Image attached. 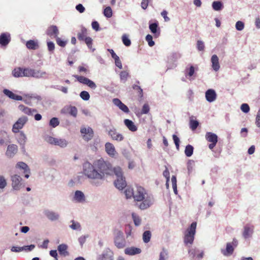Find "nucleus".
Returning <instances> with one entry per match:
<instances>
[{
	"label": "nucleus",
	"instance_id": "nucleus-1",
	"mask_svg": "<svg viewBox=\"0 0 260 260\" xmlns=\"http://www.w3.org/2000/svg\"><path fill=\"white\" fill-rule=\"evenodd\" d=\"M112 165L103 158L95 161L93 164L87 161L83 165V173L89 179L103 180L105 174L110 175Z\"/></svg>",
	"mask_w": 260,
	"mask_h": 260
},
{
	"label": "nucleus",
	"instance_id": "nucleus-2",
	"mask_svg": "<svg viewBox=\"0 0 260 260\" xmlns=\"http://www.w3.org/2000/svg\"><path fill=\"white\" fill-rule=\"evenodd\" d=\"M197 223L193 222L184 233V243L189 248L188 250V256L190 260H201L204 256L203 250L196 247L190 248L192 244L196 232Z\"/></svg>",
	"mask_w": 260,
	"mask_h": 260
},
{
	"label": "nucleus",
	"instance_id": "nucleus-3",
	"mask_svg": "<svg viewBox=\"0 0 260 260\" xmlns=\"http://www.w3.org/2000/svg\"><path fill=\"white\" fill-rule=\"evenodd\" d=\"M134 199L135 201L140 202L137 203L136 205L142 210L149 208L154 202L153 195L148 193L145 189L141 186L137 187L134 192Z\"/></svg>",
	"mask_w": 260,
	"mask_h": 260
},
{
	"label": "nucleus",
	"instance_id": "nucleus-4",
	"mask_svg": "<svg viewBox=\"0 0 260 260\" xmlns=\"http://www.w3.org/2000/svg\"><path fill=\"white\" fill-rule=\"evenodd\" d=\"M115 246L118 249H122L126 245V242L123 233L120 231H117L114 239Z\"/></svg>",
	"mask_w": 260,
	"mask_h": 260
},
{
	"label": "nucleus",
	"instance_id": "nucleus-5",
	"mask_svg": "<svg viewBox=\"0 0 260 260\" xmlns=\"http://www.w3.org/2000/svg\"><path fill=\"white\" fill-rule=\"evenodd\" d=\"M73 77L80 83L86 85L92 89H95L96 88L95 83L85 77L77 75H73Z\"/></svg>",
	"mask_w": 260,
	"mask_h": 260
},
{
	"label": "nucleus",
	"instance_id": "nucleus-6",
	"mask_svg": "<svg viewBox=\"0 0 260 260\" xmlns=\"http://www.w3.org/2000/svg\"><path fill=\"white\" fill-rule=\"evenodd\" d=\"M27 121L28 118L26 116H23L20 117L13 125V132L14 133L19 132V129L23 128V126Z\"/></svg>",
	"mask_w": 260,
	"mask_h": 260
},
{
	"label": "nucleus",
	"instance_id": "nucleus-7",
	"mask_svg": "<svg viewBox=\"0 0 260 260\" xmlns=\"http://www.w3.org/2000/svg\"><path fill=\"white\" fill-rule=\"evenodd\" d=\"M107 131L108 132V135L113 140L120 142L124 139V137L123 135L120 133H117L116 129L114 127H112L109 129H107Z\"/></svg>",
	"mask_w": 260,
	"mask_h": 260
},
{
	"label": "nucleus",
	"instance_id": "nucleus-8",
	"mask_svg": "<svg viewBox=\"0 0 260 260\" xmlns=\"http://www.w3.org/2000/svg\"><path fill=\"white\" fill-rule=\"evenodd\" d=\"M96 260H113V253L109 248H106L97 256Z\"/></svg>",
	"mask_w": 260,
	"mask_h": 260
},
{
	"label": "nucleus",
	"instance_id": "nucleus-9",
	"mask_svg": "<svg viewBox=\"0 0 260 260\" xmlns=\"http://www.w3.org/2000/svg\"><path fill=\"white\" fill-rule=\"evenodd\" d=\"M80 132L82 134H83V138L86 141H89L93 137V129L90 127H81L80 129Z\"/></svg>",
	"mask_w": 260,
	"mask_h": 260
},
{
	"label": "nucleus",
	"instance_id": "nucleus-10",
	"mask_svg": "<svg viewBox=\"0 0 260 260\" xmlns=\"http://www.w3.org/2000/svg\"><path fill=\"white\" fill-rule=\"evenodd\" d=\"M105 151L111 157L115 158L117 156V153L115 150L114 145L110 142H107L105 145Z\"/></svg>",
	"mask_w": 260,
	"mask_h": 260
},
{
	"label": "nucleus",
	"instance_id": "nucleus-11",
	"mask_svg": "<svg viewBox=\"0 0 260 260\" xmlns=\"http://www.w3.org/2000/svg\"><path fill=\"white\" fill-rule=\"evenodd\" d=\"M46 33L51 38H56L59 34V31L56 25H52L48 27Z\"/></svg>",
	"mask_w": 260,
	"mask_h": 260
},
{
	"label": "nucleus",
	"instance_id": "nucleus-12",
	"mask_svg": "<svg viewBox=\"0 0 260 260\" xmlns=\"http://www.w3.org/2000/svg\"><path fill=\"white\" fill-rule=\"evenodd\" d=\"M12 186L14 189L19 190L21 185L22 178L18 175H14L11 177Z\"/></svg>",
	"mask_w": 260,
	"mask_h": 260
},
{
	"label": "nucleus",
	"instance_id": "nucleus-13",
	"mask_svg": "<svg viewBox=\"0 0 260 260\" xmlns=\"http://www.w3.org/2000/svg\"><path fill=\"white\" fill-rule=\"evenodd\" d=\"M11 41V36L9 32H3L0 35V45L6 47Z\"/></svg>",
	"mask_w": 260,
	"mask_h": 260
},
{
	"label": "nucleus",
	"instance_id": "nucleus-14",
	"mask_svg": "<svg viewBox=\"0 0 260 260\" xmlns=\"http://www.w3.org/2000/svg\"><path fill=\"white\" fill-rule=\"evenodd\" d=\"M206 100L209 103L215 101L217 98V94L215 90L209 89L205 92Z\"/></svg>",
	"mask_w": 260,
	"mask_h": 260
},
{
	"label": "nucleus",
	"instance_id": "nucleus-15",
	"mask_svg": "<svg viewBox=\"0 0 260 260\" xmlns=\"http://www.w3.org/2000/svg\"><path fill=\"white\" fill-rule=\"evenodd\" d=\"M45 215L51 221H55L59 219V215L58 213L53 211L46 210L44 211Z\"/></svg>",
	"mask_w": 260,
	"mask_h": 260
},
{
	"label": "nucleus",
	"instance_id": "nucleus-16",
	"mask_svg": "<svg viewBox=\"0 0 260 260\" xmlns=\"http://www.w3.org/2000/svg\"><path fill=\"white\" fill-rule=\"evenodd\" d=\"M181 55L180 53L178 52H174L172 53L168 57V62L170 63H172V65L169 67L168 69H172L176 66V64L174 63V62H176L178 59L181 57Z\"/></svg>",
	"mask_w": 260,
	"mask_h": 260
},
{
	"label": "nucleus",
	"instance_id": "nucleus-17",
	"mask_svg": "<svg viewBox=\"0 0 260 260\" xmlns=\"http://www.w3.org/2000/svg\"><path fill=\"white\" fill-rule=\"evenodd\" d=\"M235 248L231 243L228 242L226 244L225 249H221V253L225 256H231L234 252Z\"/></svg>",
	"mask_w": 260,
	"mask_h": 260
},
{
	"label": "nucleus",
	"instance_id": "nucleus-18",
	"mask_svg": "<svg viewBox=\"0 0 260 260\" xmlns=\"http://www.w3.org/2000/svg\"><path fill=\"white\" fill-rule=\"evenodd\" d=\"M73 201L77 203H83L85 201V197L83 192L80 190H76L73 197Z\"/></svg>",
	"mask_w": 260,
	"mask_h": 260
},
{
	"label": "nucleus",
	"instance_id": "nucleus-19",
	"mask_svg": "<svg viewBox=\"0 0 260 260\" xmlns=\"http://www.w3.org/2000/svg\"><path fill=\"white\" fill-rule=\"evenodd\" d=\"M253 233V226L246 225L244 227V231L243 232V237L244 239H247L251 237Z\"/></svg>",
	"mask_w": 260,
	"mask_h": 260
},
{
	"label": "nucleus",
	"instance_id": "nucleus-20",
	"mask_svg": "<svg viewBox=\"0 0 260 260\" xmlns=\"http://www.w3.org/2000/svg\"><path fill=\"white\" fill-rule=\"evenodd\" d=\"M3 93L11 99L16 101L22 100V97L21 96L14 94L12 91L9 89H4L3 90Z\"/></svg>",
	"mask_w": 260,
	"mask_h": 260
},
{
	"label": "nucleus",
	"instance_id": "nucleus-21",
	"mask_svg": "<svg viewBox=\"0 0 260 260\" xmlns=\"http://www.w3.org/2000/svg\"><path fill=\"white\" fill-rule=\"evenodd\" d=\"M141 252V250L140 248L135 247H128L125 248L124 250L125 254L128 255H134L139 254Z\"/></svg>",
	"mask_w": 260,
	"mask_h": 260
},
{
	"label": "nucleus",
	"instance_id": "nucleus-22",
	"mask_svg": "<svg viewBox=\"0 0 260 260\" xmlns=\"http://www.w3.org/2000/svg\"><path fill=\"white\" fill-rule=\"evenodd\" d=\"M114 184L116 188L119 190H122L126 186V182L124 177L117 179L114 181Z\"/></svg>",
	"mask_w": 260,
	"mask_h": 260
},
{
	"label": "nucleus",
	"instance_id": "nucleus-23",
	"mask_svg": "<svg viewBox=\"0 0 260 260\" xmlns=\"http://www.w3.org/2000/svg\"><path fill=\"white\" fill-rule=\"evenodd\" d=\"M17 152V146L14 144L9 145L8 146L6 154L8 157H11Z\"/></svg>",
	"mask_w": 260,
	"mask_h": 260
},
{
	"label": "nucleus",
	"instance_id": "nucleus-24",
	"mask_svg": "<svg viewBox=\"0 0 260 260\" xmlns=\"http://www.w3.org/2000/svg\"><path fill=\"white\" fill-rule=\"evenodd\" d=\"M17 139L18 143H19L21 147V148L22 149H24L27 138L23 132H19V134L18 136Z\"/></svg>",
	"mask_w": 260,
	"mask_h": 260
},
{
	"label": "nucleus",
	"instance_id": "nucleus-25",
	"mask_svg": "<svg viewBox=\"0 0 260 260\" xmlns=\"http://www.w3.org/2000/svg\"><path fill=\"white\" fill-rule=\"evenodd\" d=\"M211 61L213 69L215 71H218L220 68V65L219 63V58L218 56L215 54L213 55L211 58Z\"/></svg>",
	"mask_w": 260,
	"mask_h": 260
},
{
	"label": "nucleus",
	"instance_id": "nucleus-26",
	"mask_svg": "<svg viewBox=\"0 0 260 260\" xmlns=\"http://www.w3.org/2000/svg\"><path fill=\"white\" fill-rule=\"evenodd\" d=\"M18 108L20 111L28 115H32L34 113L37 112V110L28 108L23 105H20Z\"/></svg>",
	"mask_w": 260,
	"mask_h": 260
},
{
	"label": "nucleus",
	"instance_id": "nucleus-27",
	"mask_svg": "<svg viewBox=\"0 0 260 260\" xmlns=\"http://www.w3.org/2000/svg\"><path fill=\"white\" fill-rule=\"evenodd\" d=\"M206 140L211 143L217 142L218 137L217 136L213 133L207 132L205 136Z\"/></svg>",
	"mask_w": 260,
	"mask_h": 260
},
{
	"label": "nucleus",
	"instance_id": "nucleus-28",
	"mask_svg": "<svg viewBox=\"0 0 260 260\" xmlns=\"http://www.w3.org/2000/svg\"><path fill=\"white\" fill-rule=\"evenodd\" d=\"M68 246L64 244H61L58 246L57 249L60 255L64 256H67L69 254V252L67 251Z\"/></svg>",
	"mask_w": 260,
	"mask_h": 260
},
{
	"label": "nucleus",
	"instance_id": "nucleus-29",
	"mask_svg": "<svg viewBox=\"0 0 260 260\" xmlns=\"http://www.w3.org/2000/svg\"><path fill=\"white\" fill-rule=\"evenodd\" d=\"M26 46L28 49L36 50L39 48L38 41L34 40H29L26 43Z\"/></svg>",
	"mask_w": 260,
	"mask_h": 260
},
{
	"label": "nucleus",
	"instance_id": "nucleus-30",
	"mask_svg": "<svg viewBox=\"0 0 260 260\" xmlns=\"http://www.w3.org/2000/svg\"><path fill=\"white\" fill-rule=\"evenodd\" d=\"M87 29L85 27H82L81 28L80 31L77 34V38L79 41H83L88 37H87Z\"/></svg>",
	"mask_w": 260,
	"mask_h": 260
},
{
	"label": "nucleus",
	"instance_id": "nucleus-31",
	"mask_svg": "<svg viewBox=\"0 0 260 260\" xmlns=\"http://www.w3.org/2000/svg\"><path fill=\"white\" fill-rule=\"evenodd\" d=\"M124 124L132 132H136L137 130V126L131 120L126 119L124 120Z\"/></svg>",
	"mask_w": 260,
	"mask_h": 260
},
{
	"label": "nucleus",
	"instance_id": "nucleus-32",
	"mask_svg": "<svg viewBox=\"0 0 260 260\" xmlns=\"http://www.w3.org/2000/svg\"><path fill=\"white\" fill-rule=\"evenodd\" d=\"M46 75H47V73L45 71L34 69L32 77L37 79L47 78V77H45Z\"/></svg>",
	"mask_w": 260,
	"mask_h": 260
},
{
	"label": "nucleus",
	"instance_id": "nucleus-33",
	"mask_svg": "<svg viewBox=\"0 0 260 260\" xmlns=\"http://www.w3.org/2000/svg\"><path fill=\"white\" fill-rule=\"evenodd\" d=\"M12 75L16 78L23 77V68H15L12 72Z\"/></svg>",
	"mask_w": 260,
	"mask_h": 260
},
{
	"label": "nucleus",
	"instance_id": "nucleus-34",
	"mask_svg": "<svg viewBox=\"0 0 260 260\" xmlns=\"http://www.w3.org/2000/svg\"><path fill=\"white\" fill-rule=\"evenodd\" d=\"M212 7L214 10L219 11L223 8V5L220 1H214L212 4Z\"/></svg>",
	"mask_w": 260,
	"mask_h": 260
},
{
	"label": "nucleus",
	"instance_id": "nucleus-35",
	"mask_svg": "<svg viewBox=\"0 0 260 260\" xmlns=\"http://www.w3.org/2000/svg\"><path fill=\"white\" fill-rule=\"evenodd\" d=\"M149 28L151 31V32L154 34H156L157 32V30L158 29V23L157 21L153 23H150Z\"/></svg>",
	"mask_w": 260,
	"mask_h": 260
},
{
	"label": "nucleus",
	"instance_id": "nucleus-36",
	"mask_svg": "<svg viewBox=\"0 0 260 260\" xmlns=\"http://www.w3.org/2000/svg\"><path fill=\"white\" fill-rule=\"evenodd\" d=\"M16 167L24 170V173H30V169L28 166L23 162H18L16 165Z\"/></svg>",
	"mask_w": 260,
	"mask_h": 260
},
{
	"label": "nucleus",
	"instance_id": "nucleus-37",
	"mask_svg": "<svg viewBox=\"0 0 260 260\" xmlns=\"http://www.w3.org/2000/svg\"><path fill=\"white\" fill-rule=\"evenodd\" d=\"M68 145L67 141L64 139H56L54 145L59 146L60 147L64 148Z\"/></svg>",
	"mask_w": 260,
	"mask_h": 260
},
{
	"label": "nucleus",
	"instance_id": "nucleus-38",
	"mask_svg": "<svg viewBox=\"0 0 260 260\" xmlns=\"http://www.w3.org/2000/svg\"><path fill=\"white\" fill-rule=\"evenodd\" d=\"M113 172L116 176L117 179L124 177L122 175V170L120 167H115L113 169L112 168V172H111V173H112Z\"/></svg>",
	"mask_w": 260,
	"mask_h": 260
},
{
	"label": "nucleus",
	"instance_id": "nucleus-39",
	"mask_svg": "<svg viewBox=\"0 0 260 260\" xmlns=\"http://www.w3.org/2000/svg\"><path fill=\"white\" fill-rule=\"evenodd\" d=\"M72 224L70 225L69 227L73 230L80 231L81 230V225L79 222L76 221L74 220L71 221Z\"/></svg>",
	"mask_w": 260,
	"mask_h": 260
},
{
	"label": "nucleus",
	"instance_id": "nucleus-40",
	"mask_svg": "<svg viewBox=\"0 0 260 260\" xmlns=\"http://www.w3.org/2000/svg\"><path fill=\"white\" fill-rule=\"evenodd\" d=\"M193 147L191 145H187L185 147L184 153L187 157H190L193 152Z\"/></svg>",
	"mask_w": 260,
	"mask_h": 260
},
{
	"label": "nucleus",
	"instance_id": "nucleus-41",
	"mask_svg": "<svg viewBox=\"0 0 260 260\" xmlns=\"http://www.w3.org/2000/svg\"><path fill=\"white\" fill-rule=\"evenodd\" d=\"M83 41L85 43L88 48L91 50L92 52H94L95 51V48L92 47L93 40L91 38L88 37Z\"/></svg>",
	"mask_w": 260,
	"mask_h": 260
},
{
	"label": "nucleus",
	"instance_id": "nucleus-42",
	"mask_svg": "<svg viewBox=\"0 0 260 260\" xmlns=\"http://www.w3.org/2000/svg\"><path fill=\"white\" fill-rule=\"evenodd\" d=\"M151 237V233L150 231H146L143 234V240L144 243H148L150 241Z\"/></svg>",
	"mask_w": 260,
	"mask_h": 260
},
{
	"label": "nucleus",
	"instance_id": "nucleus-43",
	"mask_svg": "<svg viewBox=\"0 0 260 260\" xmlns=\"http://www.w3.org/2000/svg\"><path fill=\"white\" fill-rule=\"evenodd\" d=\"M34 69L30 68L23 69V77H32Z\"/></svg>",
	"mask_w": 260,
	"mask_h": 260
},
{
	"label": "nucleus",
	"instance_id": "nucleus-44",
	"mask_svg": "<svg viewBox=\"0 0 260 260\" xmlns=\"http://www.w3.org/2000/svg\"><path fill=\"white\" fill-rule=\"evenodd\" d=\"M132 216L135 225L137 226L140 225L141 223V219L139 216L134 213H132Z\"/></svg>",
	"mask_w": 260,
	"mask_h": 260
},
{
	"label": "nucleus",
	"instance_id": "nucleus-45",
	"mask_svg": "<svg viewBox=\"0 0 260 260\" xmlns=\"http://www.w3.org/2000/svg\"><path fill=\"white\" fill-rule=\"evenodd\" d=\"M192 117L193 116H191L190 118L189 125L190 128L193 131L197 129L199 125V122L197 120H193Z\"/></svg>",
	"mask_w": 260,
	"mask_h": 260
},
{
	"label": "nucleus",
	"instance_id": "nucleus-46",
	"mask_svg": "<svg viewBox=\"0 0 260 260\" xmlns=\"http://www.w3.org/2000/svg\"><path fill=\"white\" fill-rule=\"evenodd\" d=\"M134 192L135 191H134L133 188L130 187L127 188L124 191L126 198L127 199L131 198L132 197L134 198Z\"/></svg>",
	"mask_w": 260,
	"mask_h": 260
},
{
	"label": "nucleus",
	"instance_id": "nucleus-47",
	"mask_svg": "<svg viewBox=\"0 0 260 260\" xmlns=\"http://www.w3.org/2000/svg\"><path fill=\"white\" fill-rule=\"evenodd\" d=\"M59 124V121L56 117H53L50 120L49 125L51 127L55 128Z\"/></svg>",
	"mask_w": 260,
	"mask_h": 260
},
{
	"label": "nucleus",
	"instance_id": "nucleus-48",
	"mask_svg": "<svg viewBox=\"0 0 260 260\" xmlns=\"http://www.w3.org/2000/svg\"><path fill=\"white\" fill-rule=\"evenodd\" d=\"M104 15L107 18H110L112 16V10L110 7H107L104 10Z\"/></svg>",
	"mask_w": 260,
	"mask_h": 260
},
{
	"label": "nucleus",
	"instance_id": "nucleus-49",
	"mask_svg": "<svg viewBox=\"0 0 260 260\" xmlns=\"http://www.w3.org/2000/svg\"><path fill=\"white\" fill-rule=\"evenodd\" d=\"M132 87L133 89L137 91L138 95L140 98H142L143 96V89L140 86L138 85L134 84L133 85Z\"/></svg>",
	"mask_w": 260,
	"mask_h": 260
},
{
	"label": "nucleus",
	"instance_id": "nucleus-50",
	"mask_svg": "<svg viewBox=\"0 0 260 260\" xmlns=\"http://www.w3.org/2000/svg\"><path fill=\"white\" fill-rule=\"evenodd\" d=\"M168 252L167 250L163 249L159 254V260H167Z\"/></svg>",
	"mask_w": 260,
	"mask_h": 260
},
{
	"label": "nucleus",
	"instance_id": "nucleus-51",
	"mask_svg": "<svg viewBox=\"0 0 260 260\" xmlns=\"http://www.w3.org/2000/svg\"><path fill=\"white\" fill-rule=\"evenodd\" d=\"M122 41L123 44L126 47H128L131 45V41L126 35H123L122 36Z\"/></svg>",
	"mask_w": 260,
	"mask_h": 260
},
{
	"label": "nucleus",
	"instance_id": "nucleus-52",
	"mask_svg": "<svg viewBox=\"0 0 260 260\" xmlns=\"http://www.w3.org/2000/svg\"><path fill=\"white\" fill-rule=\"evenodd\" d=\"M81 98L84 101H88L90 98L89 93L86 91H82L80 93Z\"/></svg>",
	"mask_w": 260,
	"mask_h": 260
},
{
	"label": "nucleus",
	"instance_id": "nucleus-53",
	"mask_svg": "<svg viewBox=\"0 0 260 260\" xmlns=\"http://www.w3.org/2000/svg\"><path fill=\"white\" fill-rule=\"evenodd\" d=\"M56 139L50 136H46L44 138L45 141L51 145H55Z\"/></svg>",
	"mask_w": 260,
	"mask_h": 260
},
{
	"label": "nucleus",
	"instance_id": "nucleus-54",
	"mask_svg": "<svg viewBox=\"0 0 260 260\" xmlns=\"http://www.w3.org/2000/svg\"><path fill=\"white\" fill-rule=\"evenodd\" d=\"M128 76V73L126 71H121L120 73V80L123 83L125 82Z\"/></svg>",
	"mask_w": 260,
	"mask_h": 260
},
{
	"label": "nucleus",
	"instance_id": "nucleus-55",
	"mask_svg": "<svg viewBox=\"0 0 260 260\" xmlns=\"http://www.w3.org/2000/svg\"><path fill=\"white\" fill-rule=\"evenodd\" d=\"M194 73V68L193 66H191L189 69H186L185 70V76L191 77Z\"/></svg>",
	"mask_w": 260,
	"mask_h": 260
},
{
	"label": "nucleus",
	"instance_id": "nucleus-56",
	"mask_svg": "<svg viewBox=\"0 0 260 260\" xmlns=\"http://www.w3.org/2000/svg\"><path fill=\"white\" fill-rule=\"evenodd\" d=\"M70 109L69 113L71 115L73 116L74 117H76L77 115L78 110L76 107L70 106L69 107Z\"/></svg>",
	"mask_w": 260,
	"mask_h": 260
},
{
	"label": "nucleus",
	"instance_id": "nucleus-57",
	"mask_svg": "<svg viewBox=\"0 0 260 260\" xmlns=\"http://www.w3.org/2000/svg\"><path fill=\"white\" fill-rule=\"evenodd\" d=\"M146 41L148 42V45L150 47H152L154 45L155 43L153 41L152 36L150 35H147L146 36Z\"/></svg>",
	"mask_w": 260,
	"mask_h": 260
},
{
	"label": "nucleus",
	"instance_id": "nucleus-58",
	"mask_svg": "<svg viewBox=\"0 0 260 260\" xmlns=\"http://www.w3.org/2000/svg\"><path fill=\"white\" fill-rule=\"evenodd\" d=\"M235 27L237 30L241 31L244 28V23L241 21H238L236 23Z\"/></svg>",
	"mask_w": 260,
	"mask_h": 260
},
{
	"label": "nucleus",
	"instance_id": "nucleus-59",
	"mask_svg": "<svg viewBox=\"0 0 260 260\" xmlns=\"http://www.w3.org/2000/svg\"><path fill=\"white\" fill-rule=\"evenodd\" d=\"M197 47L199 51H204L205 48L204 43L201 40H198L197 43Z\"/></svg>",
	"mask_w": 260,
	"mask_h": 260
},
{
	"label": "nucleus",
	"instance_id": "nucleus-60",
	"mask_svg": "<svg viewBox=\"0 0 260 260\" xmlns=\"http://www.w3.org/2000/svg\"><path fill=\"white\" fill-rule=\"evenodd\" d=\"M173 140L174 141V142L175 144V146L176 147V148L177 150H179V143H180V139L179 138L176 136V135H173L172 136Z\"/></svg>",
	"mask_w": 260,
	"mask_h": 260
},
{
	"label": "nucleus",
	"instance_id": "nucleus-61",
	"mask_svg": "<svg viewBox=\"0 0 260 260\" xmlns=\"http://www.w3.org/2000/svg\"><path fill=\"white\" fill-rule=\"evenodd\" d=\"M150 110V108L147 104H145L142 107V110H141V114H147Z\"/></svg>",
	"mask_w": 260,
	"mask_h": 260
},
{
	"label": "nucleus",
	"instance_id": "nucleus-62",
	"mask_svg": "<svg viewBox=\"0 0 260 260\" xmlns=\"http://www.w3.org/2000/svg\"><path fill=\"white\" fill-rule=\"evenodd\" d=\"M241 110L245 113H248L250 110V108L247 104H242L241 106Z\"/></svg>",
	"mask_w": 260,
	"mask_h": 260
},
{
	"label": "nucleus",
	"instance_id": "nucleus-63",
	"mask_svg": "<svg viewBox=\"0 0 260 260\" xmlns=\"http://www.w3.org/2000/svg\"><path fill=\"white\" fill-rule=\"evenodd\" d=\"M7 185V182L4 178V177L2 176H0V188L3 189Z\"/></svg>",
	"mask_w": 260,
	"mask_h": 260
},
{
	"label": "nucleus",
	"instance_id": "nucleus-64",
	"mask_svg": "<svg viewBox=\"0 0 260 260\" xmlns=\"http://www.w3.org/2000/svg\"><path fill=\"white\" fill-rule=\"evenodd\" d=\"M255 124L258 127H260V108L257 113L255 119Z\"/></svg>",
	"mask_w": 260,
	"mask_h": 260
}]
</instances>
